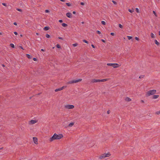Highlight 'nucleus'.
I'll list each match as a JSON object with an SVG mask.
<instances>
[{"label": "nucleus", "mask_w": 160, "mask_h": 160, "mask_svg": "<svg viewBox=\"0 0 160 160\" xmlns=\"http://www.w3.org/2000/svg\"><path fill=\"white\" fill-rule=\"evenodd\" d=\"M159 96V95H153L152 96V98L153 99H156L157 98H158Z\"/></svg>", "instance_id": "obj_13"}, {"label": "nucleus", "mask_w": 160, "mask_h": 160, "mask_svg": "<svg viewBox=\"0 0 160 160\" xmlns=\"http://www.w3.org/2000/svg\"><path fill=\"white\" fill-rule=\"evenodd\" d=\"M2 33H1V32H0V35H2Z\"/></svg>", "instance_id": "obj_59"}, {"label": "nucleus", "mask_w": 160, "mask_h": 160, "mask_svg": "<svg viewBox=\"0 0 160 160\" xmlns=\"http://www.w3.org/2000/svg\"><path fill=\"white\" fill-rule=\"evenodd\" d=\"M144 76V75H140L139 77V78H143Z\"/></svg>", "instance_id": "obj_31"}, {"label": "nucleus", "mask_w": 160, "mask_h": 160, "mask_svg": "<svg viewBox=\"0 0 160 160\" xmlns=\"http://www.w3.org/2000/svg\"><path fill=\"white\" fill-rule=\"evenodd\" d=\"M125 100L127 102H130L131 101V99L129 97H127L125 98Z\"/></svg>", "instance_id": "obj_14"}, {"label": "nucleus", "mask_w": 160, "mask_h": 160, "mask_svg": "<svg viewBox=\"0 0 160 160\" xmlns=\"http://www.w3.org/2000/svg\"><path fill=\"white\" fill-rule=\"evenodd\" d=\"M91 82L92 83H95V82H99V80L98 79H92L91 81Z\"/></svg>", "instance_id": "obj_11"}, {"label": "nucleus", "mask_w": 160, "mask_h": 160, "mask_svg": "<svg viewBox=\"0 0 160 160\" xmlns=\"http://www.w3.org/2000/svg\"><path fill=\"white\" fill-rule=\"evenodd\" d=\"M151 36L152 38H154V34L152 33H151Z\"/></svg>", "instance_id": "obj_30"}, {"label": "nucleus", "mask_w": 160, "mask_h": 160, "mask_svg": "<svg viewBox=\"0 0 160 160\" xmlns=\"http://www.w3.org/2000/svg\"><path fill=\"white\" fill-rule=\"evenodd\" d=\"M82 41H83V42H84L88 44V41H87V40H86L83 39V40Z\"/></svg>", "instance_id": "obj_23"}, {"label": "nucleus", "mask_w": 160, "mask_h": 160, "mask_svg": "<svg viewBox=\"0 0 160 160\" xmlns=\"http://www.w3.org/2000/svg\"><path fill=\"white\" fill-rule=\"evenodd\" d=\"M156 91L155 90H150L147 92L146 96L147 97L153 95L156 93Z\"/></svg>", "instance_id": "obj_2"}, {"label": "nucleus", "mask_w": 160, "mask_h": 160, "mask_svg": "<svg viewBox=\"0 0 160 160\" xmlns=\"http://www.w3.org/2000/svg\"><path fill=\"white\" fill-rule=\"evenodd\" d=\"M20 36H21V37L22 36V35H21Z\"/></svg>", "instance_id": "obj_61"}, {"label": "nucleus", "mask_w": 160, "mask_h": 160, "mask_svg": "<svg viewBox=\"0 0 160 160\" xmlns=\"http://www.w3.org/2000/svg\"><path fill=\"white\" fill-rule=\"evenodd\" d=\"M128 11L131 13H132L134 12V10L133 9H129Z\"/></svg>", "instance_id": "obj_21"}, {"label": "nucleus", "mask_w": 160, "mask_h": 160, "mask_svg": "<svg viewBox=\"0 0 160 160\" xmlns=\"http://www.w3.org/2000/svg\"><path fill=\"white\" fill-rule=\"evenodd\" d=\"M46 37L47 38H49L50 37V35L48 34H47L46 35Z\"/></svg>", "instance_id": "obj_33"}, {"label": "nucleus", "mask_w": 160, "mask_h": 160, "mask_svg": "<svg viewBox=\"0 0 160 160\" xmlns=\"http://www.w3.org/2000/svg\"><path fill=\"white\" fill-rule=\"evenodd\" d=\"M58 21L59 22L61 23L62 22H63V21L62 20H59Z\"/></svg>", "instance_id": "obj_46"}, {"label": "nucleus", "mask_w": 160, "mask_h": 160, "mask_svg": "<svg viewBox=\"0 0 160 160\" xmlns=\"http://www.w3.org/2000/svg\"><path fill=\"white\" fill-rule=\"evenodd\" d=\"M101 40V41H102V42H103L105 43V42H106L105 41V40H103V39H102Z\"/></svg>", "instance_id": "obj_42"}, {"label": "nucleus", "mask_w": 160, "mask_h": 160, "mask_svg": "<svg viewBox=\"0 0 160 160\" xmlns=\"http://www.w3.org/2000/svg\"><path fill=\"white\" fill-rule=\"evenodd\" d=\"M78 44L77 43H75L72 44V46L73 47H74L77 46H78Z\"/></svg>", "instance_id": "obj_27"}, {"label": "nucleus", "mask_w": 160, "mask_h": 160, "mask_svg": "<svg viewBox=\"0 0 160 160\" xmlns=\"http://www.w3.org/2000/svg\"><path fill=\"white\" fill-rule=\"evenodd\" d=\"M136 12L138 13L140 12L139 9L138 8H136L135 9Z\"/></svg>", "instance_id": "obj_25"}, {"label": "nucleus", "mask_w": 160, "mask_h": 160, "mask_svg": "<svg viewBox=\"0 0 160 160\" xmlns=\"http://www.w3.org/2000/svg\"><path fill=\"white\" fill-rule=\"evenodd\" d=\"M49 28L48 27L46 26L44 27L43 29L45 31H47L49 29Z\"/></svg>", "instance_id": "obj_16"}, {"label": "nucleus", "mask_w": 160, "mask_h": 160, "mask_svg": "<svg viewBox=\"0 0 160 160\" xmlns=\"http://www.w3.org/2000/svg\"><path fill=\"white\" fill-rule=\"evenodd\" d=\"M110 112V110H108V111H107V113L108 114H109Z\"/></svg>", "instance_id": "obj_45"}, {"label": "nucleus", "mask_w": 160, "mask_h": 160, "mask_svg": "<svg viewBox=\"0 0 160 160\" xmlns=\"http://www.w3.org/2000/svg\"><path fill=\"white\" fill-rule=\"evenodd\" d=\"M72 13L73 14H75L76 13V12L75 11H73V12H72Z\"/></svg>", "instance_id": "obj_53"}, {"label": "nucleus", "mask_w": 160, "mask_h": 160, "mask_svg": "<svg viewBox=\"0 0 160 160\" xmlns=\"http://www.w3.org/2000/svg\"><path fill=\"white\" fill-rule=\"evenodd\" d=\"M2 4L4 6H7L6 4L5 3H2Z\"/></svg>", "instance_id": "obj_43"}, {"label": "nucleus", "mask_w": 160, "mask_h": 160, "mask_svg": "<svg viewBox=\"0 0 160 160\" xmlns=\"http://www.w3.org/2000/svg\"><path fill=\"white\" fill-rule=\"evenodd\" d=\"M110 155L111 154L109 153H107V154H103L99 157V158L100 159H104L105 157H108L110 156Z\"/></svg>", "instance_id": "obj_4"}, {"label": "nucleus", "mask_w": 160, "mask_h": 160, "mask_svg": "<svg viewBox=\"0 0 160 160\" xmlns=\"http://www.w3.org/2000/svg\"><path fill=\"white\" fill-rule=\"evenodd\" d=\"M153 14H154V15H155V16L156 17H157V14L154 11H153Z\"/></svg>", "instance_id": "obj_32"}, {"label": "nucleus", "mask_w": 160, "mask_h": 160, "mask_svg": "<svg viewBox=\"0 0 160 160\" xmlns=\"http://www.w3.org/2000/svg\"><path fill=\"white\" fill-rule=\"evenodd\" d=\"M26 56L28 58H29V59H30V58H32V57L29 54H26Z\"/></svg>", "instance_id": "obj_18"}, {"label": "nucleus", "mask_w": 160, "mask_h": 160, "mask_svg": "<svg viewBox=\"0 0 160 160\" xmlns=\"http://www.w3.org/2000/svg\"><path fill=\"white\" fill-rule=\"evenodd\" d=\"M128 38V40H130L132 38V37L130 36H127Z\"/></svg>", "instance_id": "obj_28"}, {"label": "nucleus", "mask_w": 160, "mask_h": 160, "mask_svg": "<svg viewBox=\"0 0 160 160\" xmlns=\"http://www.w3.org/2000/svg\"><path fill=\"white\" fill-rule=\"evenodd\" d=\"M2 148H0V150L2 149Z\"/></svg>", "instance_id": "obj_58"}, {"label": "nucleus", "mask_w": 160, "mask_h": 160, "mask_svg": "<svg viewBox=\"0 0 160 160\" xmlns=\"http://www.w3.org/2000/svg\"><path fill=\"white\" fill-rule=\"evenodd\" d=\"M67 87L66 86H63L61 88H59L56 89L55 90V91L56 92H58V91H60L61 90H63L64 88H66Z\"/></svg>", "instance_id": "obj_6"}, {"label": "nucleus", "mask_w": 160, "mask_h": 160, "mask_svg": "<svg viewBox=\"0 0 160 160\" xmlns=\"http://www.w3.org/2000/svg\"><path fill=\"white\" fill-rule=\"evenodd\" d=\"M141 102H142V103H143V102H144V101H143V100H141Z\"/></svg>", "instance_id": "obj_54"}, {"label": "nucleus", "mask_w": 160, "mask_h": 160, "mask_svg": "<svg viewBox=\"0 0 160 160\" xmlns=\"http://www.w3.org/2000/svg\"><path fill=\"white\" fill-rule=\"evenodd\" d=\"M62 25L63 27H66L67 26H68V25L66 24V23H62Z\"/></svg>", "instance_id": "obj_19"}, {"label": "nucleus", "mask_w": 160, "mask_h": 160, "mask_svg": "<svg viewBox=\"0 0 160 160\" xmlns=\"http://www.w3.org/2000/svg\"><path fill=\"white\" fill-rule=\"evenodd\" d=\"M30 122L31 124H34L36 122V121L35 120H31L30 121Z\"/></svg>", "instance_id": "obj_12"}, {"label": "nucleus", "mask_w": 160, "mask_h": 160, "mask_svg": "<svg viewBox=\"0 0 160 160\" xmlns=\"http://www.w3.org/2000/svg\"><path fill=\"white\" fill-rule=\"evenodd\" d=\"M91 46L93 48H95V46L93 45V44H92L91 45Z\"/></svg>", "instance_id": "obj_49"}, {"label": "nucleus", "mask_w": 160, "mask_h": 160, "mask_svg": "<svg viewBox=\"0 0 160 160\" xmlns=\"http://www.w3.org/2000/svg\"><path fill=\"white\" fill-rule=\"evenodd\" d=\"M96 32L98 34H100L101 33V32L99 31H98V30Z\"/></svg>", "instance_id": "obj_35"}, {"label": "nucleus", "mask_w": 160, "mask_h": 160, "mask_svg": "<svg viewBox=\"0 0 160 160\" xmlns=\"http://www.w3.org/2000/svg\"><path fill=\"white\" fill-rule=\"evenodd\" d=\"M63 137L62 134H59L58 135L55 133L53 136L51 138V142L56 139H60Z\"/></svg>", "instance_id": "obj_1"}, {"label": "nucleus", "mask_w": 160, "mask_h": 160, "mask_svg": "<svg viewBox=\"0 0 160 160\" xmlns=\"http://www.w3.org/2000/svg\"><path fill=\"white\" fill-rule=\"evenodd\" d=\"M135 38L137 41H138L139 40V38L137 37H135Z\"/></svg>", "instance_id": "obj_37"}, {"label": "nucleus", "mask_w": 160, "mask_h": 160, "mask_svg": "<svg viewBox=\"0 0 160 160\" xmlns=\"http://www.w3.org/2000/svg\"><path fill=\"white\" fill-rule=\"evenodd\" d=\"M19 47H20V48H21V49H23V47H22V46H20Z\"/></svg>", "instance_id": "obj_51"}, {"label": "nucleus", "mask_w": 160, "mask_h": 160, "mask_svg": "<svg viewBox=\"0 0 160 160\" xmlns=\"http://www.w3.org/2000/svg\"><path fill=\"white\" fill-rule=\"evenodd\" d=\"M17 10L18 11H20V12H21L22 11V10L20 9H19V8H17Z\"/></svg>", "instance_id": "obj_39"}, {"label": "nucleus", "mask_w": 160, "mask_h": 160, "mask_svg": "<svg viewBox=\"0 0 160 160\" xmlns=\"http://www.w3.org/2000/svg\"><path fill=\"white\" fill-rule=\"evenodd\" d=\"M10 46L12 48H14V45L12 43H11L10 44Z\"/></svg>", "instance_id": "obj_26"}, {"label": "nucleus", "mask_w": 160, "mask_h": 160, "mask_svg": "<svg viewBox=\"0 0 160 160\" xmlns=\"http://www.w3.org/2000/svg\"><path fill=\"white\" fill-rule=\"evenodd\" d=\"M80 4L82 5H84V3L83 2H81L80 3Z\"/></svg>", "instance_id": "obj_44"}, {"label": "nucleus", "mask_w": 160, "mask_h": 160, "mask_svg": "<svg viewBox=\"0 0 160 160\" xmlns=\"http://www.w3.org/2000/svg\"><path fill=\"white\" fill-rule=\"evenodd\" d=\"M112 2L114 4H117V2L114 1L112 0Z\"/></svg>", "instance_id": "obj_40"}, {"label": "nucleus", "mask_w": 160, "mask_h": 160, "mask_svg": "<svg viewBox=\"0 0 160 160\" xmlns=\"http://www.w3.org/2000/svg\"><path fill=\"white\" fill-rule=\"evenodd\" d=\"M74 123L73 122H71L68 124V126L69 127H71L74 125Z\"/></svg>", "instance_id": "obj_15"}, {"label": "nucleus", "mask_w": 160, "mask_h": 160, "mask_svg": "<svg viewBox=\"0 0 160 160\" xmlns=\"http://www.w3.org/2000/svg\"><path fill=\"white\" fill-rule=\"evenodd\" d=\"M66 4L67 6L68 7H70L71 6V4H70V3L66 2Z\"/></svg>", "instance_id": "obj_22"}, {"label": "nucleus", "mask_w": 160, "mask_h": 160, "mask_svg": "<svg viewBox=\"0 0 160 160\" xmlns=\"http://www.w3.org/2000/svg\"><path fill=\"white\" fill-rule=\"evenodd\" d=\"M66 15L67 17L69 18H71L72 17V15L70 12H68L66 14Z\"/></svg>", "instance_id": "obj_9"}, {"label": "nucleus", "mask_w": 160, "mask_h": 160, "mask_svg": "<svg viewBox=\"0 0 160 160\" xmlns=\"http://www.w3.org/2000/svg\"><path fill=\"white\" fill-rule=\"evenodd\" d=\"M33 141L34 143L36 144H38V139L36 137H34L33 138Z\"/></svg>", "instance_id": "obj_8"}, {"label": "nucleus", "mask_w": 160, "mask_h": 160, "mask_svg": "<svg viewBox=\"0 0 160 160\" xmlns=\"http://www.w3.org/2000/svg\"><path fill=\"white\" fill-rule=\"evenodd\" d=\"M156 114L158 115H159L160 114V111H157L156 112Z\"/></svg>", "instance_id": "obj_34"}, {"label": "nucleus", "mask_w": 160, "mask_h": 160, "mask_svg": "<svg viewBox=\"0 0 160 160\" xmlns=\"http://www.w3.org/2000/svg\"><path fill=\"white\" fill-rule=\"evenodd\" d=\"M62 2H64L65 1V0H60Z\"/></svg>", "instance_id": "obj_52"}, {"label": "nucleus", "mask_w": 160, "mask_h": 160, "mask_svg": "<svg viewBox=\"0 0 160 160\" xmlns=\"http://www.w3.org/2000/svg\"><path fill=\"white\" fill-rule=\"evenodd\" d=\"M159 33V35L160 36V31H159L158 32Z\"/></svg>", "instance_id": "obj_57"}, {"label": "nucleus", "mask_w": 160, "mask_h": 160, "mask_svg": "<svg viewBox=\"0 0 160 160\" xmlns=\"http://www.w3.org/2000/svg\"><path fill=\"white\" fill-rule=\"evenodd\" d=\"M33 61H37V59L36 58H33Z\"/></svg>", "instance_id": "obj_38"}, {"label": "nucleus", "mask_w": 160, "mask_h": 160, "mask_svg": "<svg viewBox=\"0 0 160 160\" xmlns=\"http://www.w3.org/2000/svg\"><path fill=\"white\" fill-rule=\"evenodd\" d=\"M31 98H32V97H30V99Z\"/></svg>", "instance_id": "obj_62"}, {"label": "nucleus", "mask_w": 160, "mask_h": 160, "mask_svg": "<svg viewBox=\"0 0 160 160\" xmlns=\"http://www.w3.org/2000/svg\"><path fill=\"white\" fill-rule=\"evenodd\" d=\"M41 51H44V50L43 49H41Z\"/></svg>", "instance_id": "obj_56"}, {"label": "nucleus", "mask_w": 160, "mask_h": 160, "mask_svg": "<svg viewBox=\"0 0 160 160\" xmlns=\"http://www.w3.org/2000/svg\"><path fill=\"white\" fill-rule=\"evenodd\" d=\"M154 42L157 45H159V43L158 42L157 40H155Z\"/></svg>", "instance_id": "obj_17"}, {"label": "nucleus", "mask_w": 160, "mask_h": 160, "mask_svg": "<svg viewBox=\"0 0 160 160\" xmlns=\"http://www.w3.org/2000/svg\"><path fill=\"white\" fill-rule=\"evenodd\" d=\"M45 12H49V10H46L45 11Z\"/></svg>", "instance_id": "obj_47"}, {"label": "nucleus", "mask_w": 160, "mask_h": 160, "mask_svg": "<svg viewBox=\"0 0 160 160\" xmlns=\"http://www.w3.org/2000/svg\"><path fill=\"white\" fill-rule=\"evenodd\" d=\"M82 23H84V22H82Z\"/></svg>", "instance_id": "obj_63"}, {"label": "nucleus", "mask_w": 160, "mask_h": 160, "mask_svg": "<svg viewBox=\"0 0 160 160\" xmlns=\"http://www.w3.org/2000/svg\"><path fill=\"white\" fill-rule=\"evenodd\" d=\"M54 47H53L52 48V49H54Z\"/></svg>", "instance_id": "obj_60"}, {"label": "nucleus", "mask_w": 160, "mask_h": 160, "mask_svg": "<svg viewBox=\"0 0 160 160\" xmlns=\"http://www.w3.org/2000/svg\"><path fill=\"white\" fill-rule=\"evenodd\" d=\"M14 33L16 35H17L18 34V33L16 32H14Z\"/></svg>", "instance_id": "obj_48"}, {"label": "nucleus", "mask_w": 160, "mask_h": 160, "mask_svg": "<svg viewBox=\"0 0 160 160\" xmlns=\"http://www.w3.org/2000/svg\"><path fill=\"white\" fill-rule=\"evenodd\" d=\"M82 80V79H79L78 80H72L69 81V82H68L67 84H72V83H77L78 82H80Z\"/></svg>", "instance_id": "obj_3"}, {"label": "nucleus", "mask_w": 160, "mask_h": 160, "mask_svg": "<svg viewBox=\"0 0 160 160\" xmlns=\"http://www.w3.org/2000/svg\"><path fill=\"white\" fill-rule=\"evenodd\" d=\"M108 79H109V78L104 79H98L99 82H104L107 81Z\"/></svg>", "instance_id": "obj_10"}, {"label": "nucleus", "mask_w": 160, "mask_h": 160, "mask_svg": "<svg viewBox=\"0 0 160 160\" xmlns=\"http://www.w3.org/2000/svg\"><path fill=\"white\" fill-rule=\"evenodd\" d=\"M56 47L57 48H61V47L60 45L59 44H57L56 45Z\"/></svg>", "instance_id": "obj_20"}, {"label": "nucleus", "mask_w": 160, "mask_h": 160, "mask_svg": "<svg viewBox=\"0 0 160 160\" xmlns=\"http://www.w3.org/2000/svg\"><path fill=\"white\" fill-rule=\"evenodd\" d=\"M118 26L120 28H123V26L121 24H119Z\"/></svg>", "instance_id": "obj_24"}, {"label": "nucleus", "mask_w": 160, "mask_h": 160, "mask_svg": "<svg viewBox=\"0 0 160 160\" xmlns=\"http://www.w3.org/2000/svg\"><path fill=\"white\" fill-rule=\"evenodd\" d=\"M58 39H61L62 40H63L64 39V38H63L61 37H58Z\"/></svg>", "instance_id": "obj_36"}, {"label": "nucleus", "mask_w": 160, "mask_h": 160, "mask_svg": "<svg viewBox=\"0 0 160 160\" xmlns=\"http://www.w3.org/2000/svg\"><path fill=\"white\" fill-rule=\"evenodd\" d=\"M65 107L68 109H73L74 108V106L72 105H66Z\"/></svg>", "instance_id": "obj_7"}, {"label": "nucleus", "mask_w": 160, "mask_h": 160, "mask_svg": "<svg viewBox=\"0 0 160 160\" xmlns=\"http://www.w3.org/2000/svg\"><path fill=\"white\" fill-rule=\"evenodd\" d=\"M101 23L103 25H105L106 24V22L104 21H102Z\"/></svg>", "instance_id": "obj_29"}, {"label": "nucleus", "mask_w": 160, "mask_h": 160, "mask_svg": "<svg viewBox=\"0 0 160 160\" xmlns=\"http://www.w3.org/2000/svg\"><path fill=\"white\" fill-rule=\"evenodd\" d=\"M107 65L108 66H112L114 68H117L119 67V65L117 63H108L107 64Z\"/></svg>", "instance_id": "obj_5"}, {"label": "nucleus", "mask_w": 160, "mask_h": 160, "mask_svg": "<svg viewBox=\"0 0 160 160\" xmlns=\"http://www.w3.org/2000/svg\"><path fill=\"white\" fill-rule=\"evenodd\" d=\"M110 35L112 36H114L115 35V34L113 32H111L110 33Z\"/></svg>", "instance_id": "obj_41"}, {"label": "nucleus", "mask_w": 160, "mask_h": 160, "mask_svg": "<svg viewBox=\"0 0 160 160\" xmlns=\"http://www.w3.org/2000/svg\"><path fill=\"white\" fill-rule=\"evenodd\" d=\"M2 66L3 67H5V65H4L3 64H2Z\"/></svg>", "instance_id": "obj_55"}, {"label": "nucleus", "mask_w": 160, "mask_h": 160, "mask_svg": "<svg viewBox=\"0 0 160 160\" xmlns=\"http://www.w3.org/2000/svg\"><path fill=\"white\" fill-rule=\"evenodd\" d=\"M13 24L15 25H17V23L16 22H14L13 23Z\"/></svg>", "instance_id": "obj_50"}]
</instances>
